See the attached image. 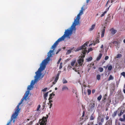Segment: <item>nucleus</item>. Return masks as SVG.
I'll return each instance as SVG.
<instances>
[{
  "label": "nucleus",
  "instance_id": "nucleus-8",
  "mask_svg": "<svg viewBox=\"0 0 125 125\" xmlns=\"http://www.w3.org/2000/svg\"><path fill=\"white\" fill-rule=\"evenodd\" d=\"M105 28L106 27L105 26H104L102 29L101 30V37H103L104 36Z\"/></svg>",
  "mask_w": 125,
  "mask_h": 125
},
{
  "label": "nucleus",
  "instance_id": "nucleus-28",
  "mask_svg": "<svg viewBox=\"0 0 125 125\" xmlns=\"http://www.w3.org/2000/svg\"><path fill=\"white\" fill-rule=\"evenodd\" d=\"M107 12V11H105L103 13H102L101 15L100 16V17H102L103 16H104V15Z\"/></svg>",
  "mask_w": 125,
  "mask_h": 125
},
{
  "label": "nucleus",
  "instance_id": "nucleus-14",
  "mask_svg": "<svg viewBox=\"0 0 125 125\" xmlns=\"http://www.w3.org/2000/svg\"><path fill=\"white\" fill-rule=\"evenodd\" d=\"M95 25L94 24L92 25L91 28L89 29V30L90 31H91L93 30L95 28Z\"/></svg>",
  "mask_w": 125,
  "mask_h": 125
},
{
  "label": "nucleus",
  "instance_id": "nucleus-50",
  "mask_svg": "<svg viewBox=\"0 0 125 125\" xmlns=\"http://www.w3.org/2000/svg\"><path fill=\"white\" fill-rule=\"evenodd\" d=\"M22 101H21L19 103V104H19V105H20L21 104H22Z\"/></svg>",
  "mask_w": 125,
  "mask_h": 125
},
{
  "label": "nucleus",
  "instance_id": "nucleus-37",
  "mask_svg": "<svg viewBox=\"0 0 125 125\" xmlns=\"http://www.w3.org/2000/svg\"><path fill=\"white\" fill-rule=\"evenodd\" d=\"M121 74L123 76H124V77H125V72H122L121 73Z\"/></svg>",
  "mask_w": 125,
  "mask_h": 125
},
{
  "label": "nucleus",
  "instance_id": "nucleus-1",
  "mask_svg": "<svg viewBox=\"0 0 125 125\" xmlns=\"http://www.w3.org/2000/svg\"><path fill=\"white\" fill-rule=\"evenodd\" d=\"M64 40H58L52 46L51 49L53 50H50L48 53V57L44 59L40 65V66L38 70L35 72L36 75L35 76V80H37L38 79H40V77L42 75V72L44 70L46 65L48 63L50 60V58L52 57L53 54V53L56 46L60 42L63 41Z\"/></svg>",
  "mask_w": 125,
  "mask_h": 125
},
{
  "label": "nucleus",
  "instance_id": "nucleus-40",
  "mask_svg": "<svg viewBox=\"0 0 125 125\" xmlns=\"http://www.w3.org/2000/svg\"><path fill=\"white\" fill-rule=\"evenodd\" d=\"M58 77H56L55 80V82H56L57 80H58Z\"/></svg>",
  "mask_w": 125,
  "mask_h": 125
},
{
  "label": "nucleus",
  "instance_id": "nucleus-6",
  "mask_svg": "<svg viewBox=\"0 0 125 125\" xmlns=\"http://www.w3.org/2000/svg\"><path fill=\"white\" fill-rule=\"evenodd\" d=\"M47 118L46 117H43L41 120L39 121L40 125H46L47 123Z\"/></svg>",
  "mask_w": 125,
  "mask_h": 125
},
{
  "label": "nucleus",
  "instance_id": "nucleus-61",
  "mask_svg": "<svg viewBox=\"0 0 125 125\" xmlns=\"http://www.w3.org/2000/svg\"><path fill=\"white\" fill-rule=\"evenodd\" d=\"M66 48L65 47H63L62 48L63 49H65Z\"/></svg>",
  "mask_w": 125,
  "mask_h": 125
},
{
  "label": "nucleus",
  "instance_id": "nucleus-47",
  "mask_svg": "<svg viewBox=\"0 0 125 125\" xmlns=\"http://www.w3.org/2000/svg\"><path fill=\"white\" fill-rule=\"evenodd\" d=\"M95 92V90L94 89L92 91V93L93 94H94V93Z\"/></svg>",
  "mask_w": 125,
  "mask_h": 125
},
{
  "label": "nucleus",
  "instance_id": "nucleus-16",
  "mask_svg": "<svg viewBox=\"0 0 125 125\" xmlns=\"http://www.w3.org/2000/svg\"><path fill=\"white\" fill-rule=\"evenodd\" d=\"M102 55V54L101 53L99 54V56L97 57V58L96 60L98 61L101 58Z\"/></svg>",
  "mask_w": 125,
  "mask_h": 125
},
{
  "label": "nucleus",
  "instance_id": "nucleus-33",
  "mask_svg": "<svg viewBox=\"0 0 125 125\" xmlns=\"http://www.w3.org/2000/svg\"><path fill=\"white\" fill-rule=\"evenodd\" d=\"M87 91L88 93V95H90L91 93V91L89 89H88L87 90Z\"/></svg>",
  "mask_w": 125,
  "mask_h": 125
},
{
  "label": "nucleus",
  "instance_id": "nucleus-48",
  "mask_svg": "<svg viewBox=\"0 0 125 125\" xmlns=\"http://www.w3.org/2000/svg\"><path fill=\"white\" fill-rule=\"evenodd\" d=\"M115 125H120V122H118L117 123V124H116Z\"/></svg>",
  "mask_w": 125,
  "mask_h": 125
},
{
  "label": "nucleus",
  "instance_id": "nucleus-38",
  "mask_svg": "<svg viewBox=\"0 0 125 125\" xmlns=\"http://www.w3.org/2000/svg\"><path fill=\"white\" fill-rule=\"evenodd\" d=\"M47 89V87H46L44 89H42V91L43 92H45L46 91Z\"/></svg>",
  "mask_w": 125,
  "mask_h": 125
},
{
  "label": "nucleus",
  "instance_id": "nucleus-32",
  "mask_svg": "<svg viewBox=\"0 0 125 125\" xmlns=\"http://www.w3.org/2000/svg\"><path fill=\"white\" fill-rule=\"evenodd\" d=\"M102 96L101 95H100L97 98V99L99 101H100L101 99Z\"/></svg>",
  "mask_w": 125,
  "mask_h": 125
},
{
  "label": "nucleus",
  "instance_id": "nucleus-26",
  "mask_svg": "<svg viewBox=\"0 0 125 125\" xmlns=\"http://www.w3.org/2000/svg\"><path fill=\"white\" fill-rule=\"evenodd\" d=\"M92 59V57H89L86 59V60L87 62L90 61Z\"/></svg>",
  "mask_w": 125,
  "mask_h": 125
},
{
  "label": "nucleus",
  "instance_id": "nucleus-59",
  "mask_svg": "<svg viewBox=\"0 0 125 125\" xmlns=\"http://www.w3.org/2000/svg\"><path fill=\"white\" fill-rule=\"evenodd\" d=\"M56 83V82H55L54 81V82L53 83V84H54Z\"/></svg>",
  "mask_w": 125,
  "mask_h": 125
},
{
  "label": "nucleus",
  "instance_id": "nucleus-44",
  "mask_svg": "<svg viewBox=\"0 0 125 125\" xmlns=\"http://www.w3.org/2000/svg\"><path fill=\"white\" fill-rule=\"evenodd\" d=\"M109 118V117L108 116H106L105 117V119L106 120H107Z\"/></svg>",
  "mask_w": 125,
  "mask_h": 125
},
{
  "label": "nucleus",
  "instance_id": "nucleus-24",
  "mask_svg": "<svg viewBox=\"0 0 125 125\" xmlns=\"http://www.w3.org/2000/svg\"><path fill=\"white\" fill-rule=\"evenodd\" d=\"M123 114V113L122 112V110H121L120 111V113L118 114V116L120 117Z\"/></svg>",
  "mask_w": 125,
  "mask_h": 125
},
{
  "label": "nucleus",
  "instance_id": "nucleus-7",
  "mask_svg": "<svg viewBox=\"0 0 125 125\" xmlns=\"http://www.w3.org/2000/svg\"><path fill=\"white\" fill-rule=\"evenodd\" d=\"M95 104H89L88 107L89 111H92L94 110L95 107Z\"/></svg>",
  "mask_w": 125,
  "mask_h": 125
},
{
  "label": "nucleus",
  "instance_id": "nucleus-56",
  "mask_svg": "<svg viewBox=\"0 0 125 125\" xmlns=\"http://www.w3.org/2000/svg\"><path fill=\"white\" fill-rule=\"evenodd\" d=\"M84 116V112H83V115H82V116L83 117Z\"/></svg>",
  "mask_w": 125,
  "mask_h": 125
},
{
  "label": "nucleus",
  "instance_id": "nucleus-3",
  "mask_svg": "<svg viewBox=\"0 0 125 125\" xmlns=\"http://www.w3.org/2000/svg\"><path fill=\"white\" fill-rule=\"evenodd\" d=\"M88 43L87 42H86L82 46L79 47L75 51L77 52L81 50H82V54H81L82 55L77 61L78 63L80 66H82L83 62V58L85 57L86 53L87 52L86 48L88 46L87 44Z\"/></svg>",
  "mask_w": 125,
  "mask_h": 125
},
{
  "label": "nucleus",
  "instance_id": "nucleus-64",
  "mask_svg": "<svg viewBox=\"0 0 125 125\" xmlns=\"http://www.w3.org/2000/svg\"><path fill=\"white\" fill-rule=\"evenodd\" d=\"M124 88H125V84L124 85Z\"/></svg>",
  "mask_w": 125,
  "mask_h": 125
},
{
  "label": "nucleus",
  "instance_id": "nucleus-21",
  "mask_svg": "<svg viewBox=\"0 0 125 125\" xmlns=\"http://www.w3.org/2000/svg\"><path fill=\"white\" fill-rule=\"evenodd\" d=\"M113 43L115 44V45H117L119 44V42L118 41H115L114 42H113Z\"/></svg>",
  "mask_w": 125,
  "mask_h": 125
},
{
  "label": "nucleus",
  "instance_id": "nucleus-10",
  "mask_svg": "<svg viewBox=\"0 0 125 125\" xmlns=\"http://www.w3.org/2000/svg\"><path fill=\"white\" fill-rule=\"evenodd\" d=\"M119 120L121 122H125V114H124L123 115V118H120L119 119Z\"/></svg>",
  "mask_w": 125,
  "mask_h": 125
},
{
  "label": "nucleus",
  "instance_id": "nucleus-12",
  "mask_svg": "<svg viewBox=\"0 0 125 125\" xmlns=\"http://www.w3.org/2000/svg\"><path fill=\"white\" fill-rule=\"evenodd\" d=\"M76 62V60L74 59H73L71 62V64L72 66H73L74 65Z\"/></svg>",
  "mask_w": 125,
  "mask_h": 125
},
{
  "label": "nucleus",
  "instance_id": "nucleus-27",
  "mask_svg": "<svg viewBox=\"0 0 125 125\" xmlns=\"http://www.w3.org/2000/svg\"><path fill=\"white\" fill-rule=\"evenodd\" d=\"M122 56V55L121 54H117L116 58H121Z\"/></svg>",
  "mask_w": 125,
  "mask_h": 125
},
{
  "label": "nucleus",
  "instance_id": "nucleus-31",
  "mask_svg": "<svg viewBox=\"0 0 125 125\" xmlns=\"http://www.w3.org/2000/svg\"><path fill=\"white\" fill-rule=\"evenodd\" d=\"M99 71L100 72H102L103 71V69L102 67H100L99 68Z\"/></svg>",
  "mask_w": 125,
  "mask_h": 125
},
{
  "label": "nucleus",
  "instance_id": "nucleus-29",
  "mask_svg": "<svg viewBox=\"0 0 125 125\" xmlns=\"http://www.w3.org/2000/svg\"><path fill=\"white\" fill-rule=\"evenodd\" d=\"M112 66L111 65H110L108 67V70H109L111 71L112 69Z\"/></svg>",
  "mask_w": 125,
  "mask_h": 125
},
{
  "label": "nucleus",
  "instance_id": "nucleus-36",
  "mask_svg": "<svg viewBox=\"0 0 125 125\" xmlns=\"http://www.w3.org/2000/svg\"><path fill=\"white\" fill-rule=\"evenodd\" d=\"M41 107V106L40 105H39L37 107V109L36 110L37 111H39V110L40 108Z\"/></svg>",
  "mask_w": 125,
  "mask_h": 125
},
{
  "label": "nucleus",
  "instance_id": "nucleus-62",
  "mask_svg": "<svg viewBox=\"0 0 125 125\" xmlns=\"http://www.w3.org/2000/svg\"><path fill=\"white\" fill-rule=\"evenodd\" d=\"M68 67H70V68H72V67L69 65L68 66Z\"/></svg>",
  "mask_w": 125,
  "mask_h": 125
},
{
  "label": "nucleus",
  "instance_id": "nucleus-23",
  "mask_svg": "<svg viewBox=\"0 0 125 125\" xmlns=\"http://www.w3.org/2000/svg\"><path fill=\"white\" fill-rule=\"evenodd\" d=\"M62 82L63 84L66 83L68 82L65 79H62Z\"/></svg>",
  "mask_w": 125,
  "mask_h": 125
},
{
  "label": "nucleus",
  "instance_id": "nucleus-42",
  "mask_svg": "<svg viewBox=\"0 0 125 125\" xmlns=\"http://www.w3.org/2000/svg\"><path fill=\"white\" fill-rule=\"evenodd\" d=\"M61 49H59L56 52V54H58V52L60 51H61Z\"/></svg>",
  "mask_w": 125,
  "mask_h": 125
},
{
  "label": "nucleus",
  "instance_id": "nucleus-17",
  "mask_svg": "<svg viewBox=\"0 0 125 125\" xmlns=\"http://www.w3.org/2000/svg\"><path fill=\"white\" fill-rule=\"evenodd\" d=\"M118 111L116 110L114 112V113L112 115V116L113 117H115L117 115V113Z\"/></svg>",
  "mask_w": 125,
  "mask_h": 125
},
{
  "label": "nucleus",
  "instance_id": "nucleus-35",
  "mask_svg": "<svg viewBox=\"0 0 125 125\" xmlns=\"http://www.w3.org/2000/svg\"><path fill=\"white\" fill-rule=\"evenodd\" d=\"M62 62H61L60 63V65L59 67V69H61L62 68Z\"/></svg>",
  "mask_w": 125,
  "mask_h": 125
},
{
  "label": "nucleus",
  "instance_id": "nucleus-43",
  "mask_svg": "<svg viewBox=\"0 0 125 125\" xmlns=\"http://www.w3.org/2000/svg\"><path fill=\"white\" fill-rule=\"evenodd\" d=\"M119 83V82H116V85L117 87H118Z\"/></svg>",
  "mask_w": 125,
  "mask_h": 125
},
{
  "label": "nucleus",
  "instance_id": "nucleus-20",
  "mask_svg": "<svg viewBox=\"0 0 125 125\" xmlns=\"http://www.w3.org/2000/svg\"><path fill=\"white\" fill-rule=\"evenodd\" d=\"M111 20V16H110L109 17H107L106 20V21L107 22L106 23H107V22H109Z\"/></svg>",
  "mask_w": 125,
  "mask_h": 125
},
{
  "label": "nucleus",
  "instance_id": "nucleus-54",
  "mask_svg": "<svg viewBox=\"0 0 125 125\" xmlns=\"http://www.w3.org/2000/svg\"><path fill=\"white\" fill-rule=\"evenodd\" d=\"M109 0H108V1L107 2V3H106V6H107V5L108 4V2H109Z\"/></svg>",
  "mask_w": 125,
  "mask_h": 125
},
{
  "label": "nucleus",
  "instance_id": "nucleus-63",
  "mask_svg": "<svg viewBox=\"0 0 125 125\" xmlns=\"http://www.w3.org/2000/svg\"><path fill=\"white\" fill-rule=\"evenodd\" d=\"M123 42L125 43V40H124Z\"/></svg>",
  "mask_w": 125,
  "mask_h": 125
},
{
  "label": "nucleus",
  "instance_id": "nucleus-4",
  "mask_svg": "<svg viewBox=\"0 0 125 125\" xmlns=\"http://www.w3.org/2000/svg\"><path fill=\"white\" fill-rule=\"evenodd\" d=\"M35 79L34 80H32L31 83L30 85L28 86L27 90L24 95V97L21 99V101L23 102L24 100L26 101L27 99V97L28 96L30 93V90H32L34 87V85L40 79H38L37 80H35V76L34 77Z\"/></svg>",
  "mask_w": 125,
  "mask_h": 125
},
{
  "label": "nucleus",
  "instance_id": "nucleus-53",
  "mask_svg": "<svg viewBox=\"0 0 125 125\" xmlns=\"http://www.w3.org/2000/svg\"><path fill=\"white\" fill-rule=\"evenodd\" d=\"M122 111V112L123 113H124L125 112V110H123Z\"/></svg>",
  "mask_w": 125,
  "mask_h": 125
},
{
  "label": "nucleus",
  "instance_id": "nucleus-60",
  "mask_svg": "<svg viewBox=\"0 0 125 125\" xmlns=\"http://www.w3.org/2000/svg\"><path fill=\"white\" fill-rule=\"evenodd\" d=\"M57 87H55V90H57Z\"/></svg>",
  "mask_w": 125,
  "mask_h": 125
},
{
  "label": "nucleus",
  "instance_id": "nucleus-49",
  "mask_svg": "<svg viewBox=\"0 0 125 125\" xmlns=\"http://www.w3.org/2000/svg\"><path fill=\"white\" fill-rule=\"evenodd\" d=\"M22 101H21L19 103V104H19V105H20L21 104H22Z\"/></svg>",
  "mask_w": 125,
  "mask_h": 125
},
{
  "label": "nucleus",
  "instance_id": "nucleus-45",
  "mask_svg": "<svg viewBox=\"0 0 125 125\" xmlns=\"http://www.w3.org/2000/svg\"><path fill=\"white\" fill-rule=\"evenodd\" d=\"M48 100L49 101V102L50 103H51L52 102V100H51V99H50V100Z\"/></svg>",
  "mask_w": 125,
  "mask_h": 125
},
{
  "label": "nucleus",
  "instance_id": "nucleus-52",
  "mask_svg": "<svg viewBox=\"0 0 125 125\" xmlns=\"http://www.w3.org/2000/svg\"><path fill=\"white\" fill-rule=\"evenodd\" d=\"M110 6H110H109V7L106 9V11H108V10H109V7Z\"/></svg>",
  "mask_w": 125,
  "mask_h": 125
},
{
  "label": "nucleus",
  "instance_id": "nucleus-19",
  "mask_svg": "<svg viewBox=\"0 0 125 125\" xmlns=\"http://www.w3.org/2000/svg\"><path fill=\"white\" fill-rule=\"evenodd\" d=\"M73 48H72L71 49H69V50H68L67 51V52L66 53V54H69L72 51V50H73Z\"/></svg>",
  "mask_w": 125,
  "mask_h": 125
},
{
  "label": "nucleus",
  "instance_id": "nucleus-51",
  "mask_svg": "<svg viewBox=\"0 0 125 125\" xmlns=\"http://www.w3.org/2000/svg\"><path fill=\"white\" fill-rule=\"evenodd\" d=\"M103 47V44L101 46V48H102Z\"/></svg>",
  "mask_w": 125,
  "mask_h": 125
},
{
  "label": "nucleus",
  "instance_id": "nucleus-9",
  "mask_svg": "<svg viewBox=\"0 0 125 125\" xmlns=\"http://www.w3.org/2000/svg\"><path fill=\"white\" fill-rule=\"evenodd\" d=\"M111 33L112 34H114L117 32V31L115 30L113 28H112L110 30Z\"/></svg>",
  "mask_w": 125,
  "mask_h": 125
},
{
  "label": "nucleus",
  "instance_id": "nucleus-13",
  "mask_svg": "<svg viewBox=\"0 0 125 125\" xmlns=\"http://www.w3.org/2000/svg\"><path fill=\"white\" fill-rule=\"evenodd\" d=\"M68 90V88L66 87V86L64 85L63 86L62 88V91L64 90Z\"/></svg>",
  "mask_w": 125,
  "mask_h": 125
},
{
  "label": "nucleus",
  "instance_id": "nucleus-15",
  "mask_svg": "<svg viewBox=\"0 0 125 125\" xmlns=\"http://www.w3.org/2000/svg\"><path fill=\"white\" fill-rule=\"evenodd\" d=\"M55 95L54 94H50V97L48 99V100L50 99H51L53 97V96Z\"/></svg>",
  "mask_w": 125,
  "mask_h": 125
},
{
  "label": "nucleus",
  "instance_id": "nucleus-2",
  "mask_svg": "<svg viewBox=\"0 0 125 125\" xmlns=\"http://www.w3.org/2000/svg\"><path fill=\"white\" fill-rule=\"evenodd\" d=\"M84 10L83 7L81 8L79 13L78 14L77 17L75 19L74 22L71 27L68 29L65 30L63 35L58 39H65L66 38L70 39V37L73 33H75L76 30V26L79 25V20L81 15L83 14V11Z\"/></svg>",
  "mask_w": 125,
  "mask_h": 125
},
{
  "label": "nucleus",
  "instance_id": "nucleus-41",
  "mask_svg": "<svg viewBox=\"0 0 125 125\" xmlns=\"http://www.w3.org/2000/svg\"><path fill=\"white\" fill-rule=\"evenodd\" d=\"M109 58V57L108 56H106L104 58V59L106 60L108 59Z\"/></svg>",
  "mask_w": 125,
  "mask_h": 125
},
{
  "label": "nucleus",
  "instance_id": "nucleus-30",
  "mask_svg": "<svg viewBox=\"0 0 125 125\" xmlns=\"http://www.w3.org/2000/svg\"><path fill=\"white\" fill-rule=\"evenodd\" d=\"M94 115L92 114L91 116L90 119L91 120H93L94 119Z\"/></svg>",
  "mask_w": 125,
  "mask_h": 125
},
{
  "label": "nucleus",
  "instance_id": "nucleus-57",
  "mask_svg": "<svg viewBox=\"0 0 125 125\" xmlns=\"http://www.w3.org/2000/svg\"><path fill=\"white\" fill-rule=\"evenodd\" d=\"M123 91V92H124V93L125 94V89H124Z\"/></svg>",
  "mask_w": 125,
  "mask_h": 125
},
{
  "label": "nucleus",
  "instance_id": "nucleus-22",
  "mask_svg": "<svg viewBox=\"0 0 125 125\" xmlns=\"http://www.w3.org/2000/svg\"><path fill=\"white\" fill-rule=\"evenodd\" d=\"M101 76L100 74H97L96 76V78L98 80H99L100 79Z\"/></svg>",
  "mask_w": 125,
  "mask_h": 125
},
{
  "label": "nucleus",
  "instance_id": "nucleus-11",
  "mask_svg": "<svg viewBox=\"0 0 125 125\" xmlns=\"http://www.w3.org/2000/svg\"><path fill=\"white\" fill-rule=\"evenodd\" d=\"M112 121L110 120L107 121L104 125H112Z\"/></svg>",
  "mask_w": 125,
  "mask_h": 125
},
{
  "label": "nucleus",
  "instance_id": "nucleus-5",
  "mask_svg": "<svg viewBox=\"0 0 125 125\" xmlns=\"http://www.w3.org/2000/svg\"><path fill=\"white\" fill-rule=\"evenodd\" d=\"M20 105L19 104H18L17 106V108L15 110V112L13 113L11 116L12 117H13V119H16L17 117L20 110V109L19 108Z\"/></svg>",
  "mask_w": 125,
  "mask_h": 125
},
{
  "label": "nucleus",
  "instance_id": "nucleus-46",
  "mask_svg": "<svg viewBox=\"0 0 125 125\" xmlns=\"http://www.w3.org/2000/svg\"><path fill=\"white\" fill-rule=\"evenodd\" d=\"M52 104L50 103V107H49V108H51V107H52Z\"/></svg>",
  "mask_w": 125,
  "mask_h": 125
},
{
  "label": "nucleus",
  "instance_id": "nucleus-34",
  "mask_svg": "<svg viewBox=\"0 0 125 125\" xmlns=\"http://www.w3.org/2000/svg\"><path fill=\"white\" fill-rule=\"evenodd\" d=\"M93 50V49L92 48H89L88 50L87 53L89 52H90L92 51Z\"/></svg>",
  "mask_w": 125,
  "mask_h": 125
},
{
  "label": "nucleus",
  "instance_id": "nucleus-25",
  "mask_svg": "<svg viewBox=\"0 0 125 125\" xmlns=\"http://www.w3.org/2000/svg\"><path fill=\"white\" fill-rule=\"evenodd\" d=\"M113 79L114 78L111 75H110L108 79V80L110 81L111 80H113Z\"/></svg>",
  "mask_w": 125,
  "mask_h": 125
},
{
  "label": "nucleus",
  "instance_id": "nucleus-18",
  "mask_svg": "<svg viewBox=\"0 0 125 125\" xmlns=\"http://www.w3.org/2000/svg\"><path fill=\"white\" fill-rule=\"evenodd\" d=\"M48 92H47L46 93L44 94V99L45 100H47V98H46L48 96Z\"/></svg>",
  "mask_w": 125,
  "mask_h": 125
},
{
  "label": "nucleus",
  "instance_id": "nucleus-58",
  "mask_svg": "<svg viewBox=\"0 0 125 125\" xmlns=\"http://www.w3.org/2000/svg\"><path fill=\"white\" fill-rule=\"evenodd\" d=\"M89 1V0H86V2L87 3H88Z\"/></svg>",
  "mask_w": 125,
  "mask_h": 125
},
{
  "label": "nucleus",
  "instance_id": "nucleus-55",
  "mask_svg": "<svg viewBox=\"0 0 125 125\" xmlns=\"http://www.w3.org/2000/svg\"><path fill=\"white\" fill-rule=\"evenodd\" d=\"M114 0H112L111 1V3H112L113 2H114Z\"/></svg>",
  "mask_w": 125,
  "mask_h": 125
},
{
  "label": "nucleus",
  "instance_id": "nucleus-39",
  "mask_svg": "<svg viewBox=\"0 0 125 125\" xmlns=\"http://www.w3.org/2000/svg\"><path fill=\"white\" fill-rule=\"evenodd\" d=\"M61 60H62L61 58H60L59 59V60H58V61L57 62V64H59V63H60V61Z\"/></svg>",
  "mask_w": 125,
  "mask_h": 125
}]
</instances>
